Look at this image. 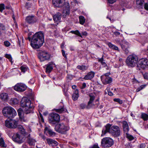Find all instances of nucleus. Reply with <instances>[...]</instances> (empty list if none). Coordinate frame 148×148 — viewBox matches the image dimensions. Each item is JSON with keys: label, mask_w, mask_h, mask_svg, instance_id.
<instances>
[{"label": "nucleus", "mask_w": 148, "mask_h": 148, "mask_svg": "<svg viewBox=\"0 0 148 148\" xmlns=\"http://www.w3.org/2000/svg\"><path fill=\"white\" fill-rule=\"evenodd\" d=\"M27 142L30 145H32L35 144L36 141L35 140L31 138L30 136V135H29L27 137Z\"/></svg>", "instance_id": "obj_30"}, {"label": "nucleus", "mask_w": 148, "mask_h": 148, "mask_svg": "<svg viewBox=\"0 0 148 148\" xmlns=\"http://www.w3.org/2000/svg\"><path fill=\"white\" fill-rule=\"evenodd\" d=\"M80 107L82 109H84L85 108V105L84 104H81L80 105Z\"/></svg>", "instance_id": "obj_60"}, {"label": "nucleus", "mask_w": 148, "mask_h": 148, "mask_svg": "<svg viewBox=\"0 0 148 148\" xmlns=\"http://www.w3.org/2000/svg\"><path fill=\"white\" fill-rule=\"evenodd\" d=\"M143 75L145 79H148V73H145Z\"/></svg>", "instance_id": "obj_50"}, {"label": "nucleus", "mask_w": 148, "mask_h": 148, "mask_svg": "<svg viewBox=\"0 0 148 148\" xmlns=\"http://www.w3.org/2000/svg\"><path fill=\"white\" fill-rule=\"evenodd\" d=\"M21 69L22 72L23 73H25L27 70V68L26 67L23 66H21Z\"/></svg>", "instance_id": "obj_46"}, {"label": "nucleus", "mask_w": 148, "mask_h": 148, "mask_svg": "<svg viewBox=\"0 0 148 148\" xmlns=\"http://www.w3.org/2000/svg\"><path fill=\"white\" fill-rule=\"evenodd\" d=\"M108 46L110 48L113 50H117L118 51H119V50L118 47H117L116 46L113 45L111 43L109 42L108 43Z\"/></svg>", "instance_id": "obj_32"}, {"label": "nucleus", "mask_w": 148, "mask_h": 148, "mask_svg": "<svg viewBox=\"0 0 148 148\" xmlns=\"http://www.w3.org/2000/svg\"><path fill=\"white\" fill-rule=\"evenodd\" d=\"M34 108V106H31L29 108H28V107L25 108V112L26 114L31 113H33V111Z\"/></svg>", "instance_id": "obj_28"}, {"label": "nucleus", "mask_w": 148, "mask_h": 148, "mask_svg": "<svg viewBox=\"0 0 148 148\" xmlns=\"http://www.w3.org/2000/svg\"><path fill=\"white\" fill-rule=\"evenodd\" d=\"M138 61V58L135 55H131L127 58L126 62L128 66L133 67L136 66Z\"/></svg>", "instance_id": "obj_4"}, {"label": "nucleus", "mask_w": 148, "mask_h": 148, "mask_svg": "<svg viewBox=\"0 0 148 148\" xmlns=\"http://www.w3.org/2000/svg\"><path fill=\"white\" fill-rule=\"evenodd\" d=\"M141 118L144 120L147 121L148 120V114L145 113H142L141 115Z\"/></svg>", "instance_id": "obj_37"}, {"label": "nucleus", "mask_w": 148, "mask_h": 148, "mask_svg": "<svg viewBox=\"0 0 148 148\" xmlns=\"http://www.w3.org/2000/svg\"><path fill=\"white\" fill-rule=\"evenodd\" d=\"M114 34L115 35L117 36L120 35V33L118 32H114Z\"/></svg>", "instance_id": "obj_59"}, {"label": "nucleus", "mask_w": 148, "mask_h": 148, "mask_svg": "<svg viewBox=\"0 0 148 148\" xmlns=\"http://www.w3.org/2000/svg\"><path fill=\"white\" fill-rule=\"evenodd\" d=\"M5 9V5L3 3L0 4V11L2 12L3 10Z\"/></svg>", "instance_id": "obj_44"}, {"label": "nucleus", "mask_w": 148, "mask_h": 148, "mask_svg": "<svg viewBox=\"0 0 148 148\" xmlns=\"http://www.w3.org/2000/svg\"><path fill=\"white\" fill-rule=\"evenodd\" d=\"M52 2L55 6L59 7L61 6V4L63 1L61 0H53Z\"/></svg>", "instance_id": "obj_27"}, {"label": "nucleus", "mask_w": 148, "mask_h": 148, "mask_svg": "<svg viewBox=\"0 0 148 148\" xmlns=\"http://www.w3.org/2000/svg\"><path fill=\"white\" fill-rule=\"evenodd\" d=\"M88 67L85 65H78L77 67V68L82 71H85L88 69Z\"/></svg>", "instance_id": "obj_31"}, {"label": "nucleus", "mask_w": 148, "mask_h": 148, "mask_svg": "<svg viewBox=\"0 0 148 148\" xmlns=\"http://www.w3.org/2000/svg\"><path fill=\"white\" fill-rule=\"evenodd\" d=\"M79 97V93L78 90L76 89L75 90L72 95V99L74 101H76L77 100Z\"/></svg>", "instance_id": "obj_26"}, {"label": "nucleus", "mask_w": 148, "mask_h": 148, "mask_svg": "<svg viewBox=\"0 0 148 148\" xmlns=\"http://www.w3.org/2000/svg\"><path fill=\"white\" fill-rule=\"evenodd\" d=\"M38 57L41 61L48 60L50 58L49 54L46 51L40 52L38 54Z\"/></svg>", "instance_id": "obj_11"}, {"label": "nucleus", "mask_w": 148, "mask_h": 148, "mask_svg": "<svg viewBox=\"0 0 148 148\" xmlns=\"http://www.w3.org/2000/svg\"><path fill=\"white\" fill-rule=\"evenodd\" d=\"M144 8L146 10H148V4L147 3H145L144 5Z\"/></svg>", "instance_id": "obj_54"}, {"label": "nucleus", "mask_w": 148, "mask_h": 148, "mask_svg": "<svg viewBox=\"0 0 148 148\" xmlns=\"http://www.w3.org/2000/svg\"><path fill=\"white\" fill-rule=\"evenodd\" d=\"M120 45L122 49L125 48H128L129 47L130 44L125 40H122L120 43Z\"/></svg>", "instance_id": "obj_23"}, {"label": "nucleus", "mask_w": 148, "mask_h": 148, "mask_svg": "<svg viewBox=\"0 0 148 148\" xmlns=\"http://www.w3.org/2000/svg\"><path fill=\"white\" fill-rule=\"evenodd\" d=\"M4 43L5 45L7 47L9 46L10 45V42L9 41H5L4 42Z\"/></svg>", "instance_id": "obj_48"}, {"label": "nucleus", "mask_w": 148, "mask_h": 148, "mask_svg": "<svg viewBox=\"0 0 148 148\" xmlns=\"http://www.w3.org/2000/svg\"><path fill=\"white\" fill-rule=\"evenodd\" d=\"M5 57L6 58L8 59L12 63V58L10 54H6L5 55Z\"/></svg>", "instance_id": "obj_43"}, {"label": "nucleus", "mask_w": 148, "mask_h": 148, "mask_svg": "<svg viewBox=\"0 0 148 148\" xmlns=\"http://www.w3.org/2000/svg\"><path fill=\"white\" fill-rule=\"evenodd\" d=\"M0 98L2 100L6 101L9 99V96L7 93H3L0 94Z\"/></svg>", "instance_id": "obj_24"}, {"label": "nucleus", "mask_w": 148, "mask_h": 148, "mask_svg": "<svg viewBox=\"0 0 148 148\" xmlns=\"http://www.w3.org/2000/svg\"><path fill=\"white\" fill-rule=\"evenodd\" d=\"M64 10L63 11V16L65 17L69 14L70 13V6L69 3L66 2L63 5Z\"/></svg>", "instance_id": "obj_15"}, {"label": "nucleus", "mask_w": 148, "mask_h": 148, "mask_svg": "<svg viewBox=\"0 0 148 148\" xmlns=\"http://www.w3.org/2000/svg\"><path fill=\"white\" fill-rule=\"evenodd\" d=\"M79 23L82 25H83L85 22V19L84 17L82 16H79Z\"/></svg>", "instance_id": "obj_40"}, {"label": "nucleus", "mask_w": 148, "mask_h": 148, "mask_svg": "<svg viewBox=\"0 0 148 148\" xmlns=\"http://www.w3.org/2000/svg\"><path fill=\"white\" fill-rule=\"evenodd\" d=\"M122 124L124 132L125 133L127 134L129 130L128 123L127 121H123Z\"/></svg>", "instance_id": "obj_22"}, {"label": "nucleus", "mask_w": 148, "mask_h": 148, "mask_svg": "<svg viewBox=\"0 0 148 148\" xmlns=\"http://www.w3.org/2000/svg\"><path fill=\"white\" fill-rule=\"evenodd\" d=\"M7 134L10 137L12 138V137L14 134L12 133V132H7Z\"/></svg>", "instance_id": "obj_49"}, {"label": "nucleus", "mask_w": 148, "mask_h": 148, "mask_svg": "<svg viewBox=\"0 0 148 148\" xmlns=\"http://www.w3.org/2000/svg\"><path fill=\"white\" fill-rule=\"evenodd\" d=\"M56 112L60 113H62L65 112V109L64 108V107L62 106L61 108H59L55 110Z\"/></svg>", "instance_id": "obj_38"}, {"label": "nucleus", "mask_w": 148, "mask_h": 148, "mask_svg": "<svg viewBox=\"0 0 148 148\" xmlns=\"http://www.w3.org/2000/svg\"><path fill=\"white\" fill-rule=\"evenodd\" d=\"M89 148H100L97 143H95L92 146H90Z\"/></svg>", "instance_id": "obj_47"}, {"label": "nucleus", "mask_w": 148, "mask_h": 148, "mask_svg": "<svg viewBox=\"0 0 148 148\" xmlns=\"http://www.w3.org/2000/svg\"><path fill=\"white\" fill-rule=\"evenodd\" d=\"M148 66V60L147 58H142L138 61L137 67L139 70L145 69Z\"/></svg>", "instance_id": "obj_8"}, {"label": "nucleus", "mask_w": 148, "mask_h": 148, "mask_svg": "<svg viewBox=\"0 0 148 148\" xmlns=\"http://www.w3.org/2000/svg\"><path fill=\"white\" fill-rule=\"evenodd\" d=\"M27 88L26 86L23 84L18 83L14 86V89L16 91L23 92L25 91Z\"/></svg>", "instance_id": "obj_13"}, {"label": "nucleus", "mask_w": 148, "mask_h": 148, "mask_svg": "<svg viewBox=\"0 0 148 148\" xmlns=\"http://www.w3.org/2000/svg\"><path fill=\"white\" fill-rule=\"evenodd\" d=\"M109 75V73H107L101 76V79L103 84L106 85L112 82V79Z\"/></svg>", "instance_id": "obj_12"}, {"label": "nucleus", "mask_w": 148, "mask_h": 148, "mask_svg": "<svg viewBox=\"0 0 148 148\" xmlns=\"http://www.w3.org/2000/svg\"><path fill=\"white\" fill-rule=\"evenodd\" d=\"M21 105L22 107L25 108L34 106L33 104L31 103L30 101L25 97H23L22 98L21 101Z\"/></svg>", "instance_id": "obj_10"}, {"label": "nucleus", "mask_w": 148, "mask_h": 148, "mask_svg": "<svg viewBox=\"0 0 148 148\" xmlns=\"http://www.w3.org/2000/svg\"><path fill=\"white\" fill-rule=\"evenodd\" d=\"M98 61L99 62L101 63L102 65L104 67H106V69H108V67L106 64L104 62V60L103 59V55L102 57L101 58H98Z\"/></svg>", "instance_id": "obj_29"}, {"label": "nucleus", "mask_w": 148, "mask_h": 148, "mask_svg": "<svg viewBox=\"0 0 148 148\" xmlns=\"http://www.w3.org/2000/svg\"><path fill=\"white\" fill-rule=\"evenodd\" d=\"M61 16V14L59 12H58L53 16V18L55 21L57 22L60 20Z\"/></svg>", "instance_id": "obj_25"}, {"label": "nucleus", "mask_w": 148, "mask_h": 148, "mask_svg": "<svg viewBox=\"0 0 148 148\" xmlns=\"http://www.w3.org/2000/svg\"><path fill=\"white\" fill-rule=\"evenodd\" d=\"M44 41V35L41 32L36 33L33 36L31 45L34 49H38L42 46Z\"/></svg>", "instance_id": "obj_1"}, {"label": "nucleus", "mask_w": 148, "mask_h": 148, "mask_svg": "<svg viewBox=\"0 0 148 148\" xmlns=\"http://www.w3.org/2000/svg\"><path fill=\"white\" fill-rule=\"evenodd\" d=\"M54 64L53 62H51L49 63L47 65V67L46 69V71L48 73L50 72L53 69V65Z\"/></svg>", "instance_id": "obj_20"}, {"label": "nucleus", "mask_w": 148, "mask_h": 148, "mask_svg": "<svg viewBox=\"0 0 148 148\" xmlns=\"http://www.w3.org/2000/svg\"><path fill=\"white\" fill-rule=\"evenodd\" d=\"M136 0V4L137 5L141 6L143 4L144 1L143 0Z\"/></svg>", "instance_id": "obj_45"}, {"label": "nucleus", "mask_w": 148, "mask_h": 148, "mask_svg": "<svg viewBox=\"0 0 148 148\" xmlns=\"http://www.w3.org/2000/svg\"><path fill=\"white\" fill-rule=\"evenodd\" d=\"M46 140L47 143L49 145L53 146L58 145V143L54 140L48 138L46 139Z\"/></svg>", "instance_id": "obj_21"}, {"label": "nucleus", "mask_w": 148, "mask_h": 148, "mask_svg": "<svg viewBox=\"0 0 148 148\" xmlns=\"http://www.w3.org/2000/svg\"><path fill=\"white\" fill-rule=\"evenodd\" d=\"M48 120L50 123L56 124L60 121V116L58 114L52 113L49 116Z\"/></svg>", "instance_id": "obj_6"}, {"label": "nucleus", "mask_w": 148, "mask_h": 148, "mask_svg": "<svg viewBox=\"0 0 148 148\" xmlns=\"http://www.w3.org/2000/svg\"><path fill=\"white\" fill-rule=\"evenodd\" d=\"M12 18L14 21V23H15L16 22V20L15 19V16L14 14H13L12 16Z\"/></svg>", "instance_id": "obj_64"}, {"label": "nucleus", "mask_w": 148, "mask_h": 148, "mask_svg": "<svg viewBox=\"0 0 148 148\" xmlns=\"http://www.w3.org/2000/svg\"><path fill=\"white\" fill-rule=\"evenodd\" d=\"M12 139L14 142L19 144L23 142L21 135L18 133L13 135Z\"/></svg>", "instance_id": "obj_14"}, {"label": "nucleus", "mask_w": 148, "mask_h": 148, "mask_svg": "<svg viewBox=\"0 0 148 148\" xmlns=\"http://www.w3.org/2000/svg\"><path fill=\"white\" fill-rule=\"evenodd\" d=\"M45 133L47 135H49L50 136H55V133L49 127H46L45 128Z\"/></svg>", "instance_id": "obj_18"}, {"label": "nucleus", "mask_w": 148, "mask_h": 148, "mask_svg": "<svg viewBox=\"0 0 148 148\" xmlns=\"http://www.w3.org/2000/svg\"><path fill=\"white\" fill-rule=\"evenodd\" d=\"M0 27L1 29L3 30H4L5 29V26L3 25L2 24H0Z\"/></svg>", "instance_id": "obj_58"}, {"label": "nucleus", "mask_w": 148, "mask_h": 148, "mask_svg": "<svg viewBox=\"0 0 148 148\" xmlns=\"http://www.w3.org/2000/svg\"><path fill=\"white\" fill-rule=\"evenodd\" d=\"M114 143L112 139L110 137H105L101 140V146L103 148H108L111 147Z\"/></svg>", "instance_id": "obj_5"}, {"label": "nucleus", "mask_w": 148, "mask_h": 148, "mask_svg": "<svg viewBox=\"0 0 148 148\" xmlns=\"http://www.w3.org/2000/svg\"><path fill=\"white\" fill-rule=\"evenodd\" d=\"M114 101L120 104H121L123 103V101L119 98H115L114 99Z\"/></svg>", "instance_id": "obj_42"}, {"label": "nucleus", "mask_w": 148, "mask_h": 148, "mask_svg": "<svg viewBox=\"0 0 148 148\" xmlns=\"http://www.w3.org/2000/svg\"><path fill=\"white\" fill-rule=\"evenodd\" d=\"M2 112L5 116L10 118H12L16 114V111L11 107H5L3 110Z\"/></svg>", "instance_id": "obj_3"}, {"label": "nucleus", "mask_w": 148, "mask_h": 148, "mask_svg": "<svg viewBox=\"0 0 148 148\" xmlns=\"http://www.w3.org/2000/svg\"><path fill=\"white\" fill-rule=\"evenodd\" d=\"M95 73L93 71H90L84 77L85 80H90L92 79L95 75Z\"/></svg>", "instance_id": "obj_19"}, {"label": "nucleus", "mask_w": 148, "mask_h": 148, "mask_svg": "<svg viewBox=\"0 0 148 148\" xmlns=\"http://www.w3.org/2000/svg\"><path fill=\"white\" fill-rule=\"evenodd\" d=\"M18 124V121L12 119H7L5 121V124L7 127L10 128H15Z\"/></svg>", "instance_id": "obj_7"}, {"label": "nucleus", "mask_w": 148, "mask_h": 148, "mask_svg": "<svg viewBox=\"0 0 148 148\" xmlns=\"http://www.w3.org/2000/svg\"><path fill=\"white\" fill-rule=\"evenodd\" d=\"M108 94L110 96H112L113 95L112 93L110 91H108Z\"/></svg>", "instance_id": "obj_63"}, {"label": "nucleus", "mask_w": 148, "mask_h": 148, "mask_svg": "<svg viewBox=\"0 0 148 148\" xmlns=\"http://www.w3.org/2000/svg\"><path fill=\"white\" fill-rule=\"evenodd\" d=\"M111 125L108 124L106 125L102 130V134L105 135L108 132L109 133L115 137L119 136L122 134L120 128L116 126H114L111 128Z\"/></svg>", "instance_id": "obj_2"}, {"label": "nucleus", "mask_w": 148, "mask_h": 148, "mask_svg": "<svg viewBox=\"0 0 148 148\" xmlns=\"http://www.w3.org/2000/svg\"><path fill=\"white\" fill-rule=\"evenodd\" d=\"M70 32L71 33L74 34L81 38H82V35L78 30H76L75 31H71Z\"/></svg>", "instance_id": "obj_36"}, {"label": "nucleus", "mask_w": 148, "mask_h": 148, "mask_svg": "<svg viewBox=\"0 0 148 148\" xmlns=\"http://www.w3.org/2000/svg\"><path fill=\"white\" fill-rule=\"evenodd\" d=\"M86 87V84L85 83H83L82 84V89H84Z\"/></svg>", "instance_id": "obj_57"}, {"label": "nucleus", "mask_w": 148, "mask_h": 148, "mask_svg": "<svg viewBox=\"0 0 148 148\" xmlns=\"http://www.w3.org/2000/svg\"><path fill=\"white\" fill-rule=\"evenodd\" d=\"M54 35L56 37L58 35V32L57 30L56 29L54 30Z\"/></svg>", "instance_id": "obj_51"}, {"label": "nucleus", "mask_w": 148, "mask_h": 148, "mask_svg": "<svg viewBox=\"0 0 148 148\" xmlns=\"http://www.w3.org/2000/svg\"><path fill=\"white\" fill-rule=\"evenodd\" d=\"M37 21V19L34 16H28L26 18V21L29 23H34Z\"/></svg>", "instance_id": "obj_17"}, {"label": "nucleus", "mask_w": 148, "mask_h": 148, "mask_svg": "<svg viewBox=\"0 0 148 148\" xmlns=\"http://www.w3.org/2000/svg\"><path fill=\"white\" fill-rule=\"evenodd\" d=\"M35 82V80L34 79H31L30 80L29 82L30 84H33Z\"/></svg>", "instance_id": "obj_55"}, {"label": "nucleus", "mask_w": 148, "mask_h": 148, "mask_svg": "<svg viewBox=\"0 0 148 148\" xmlns=\"http://www.w3.org/2000/svg\"><path fill=\"white\" fill-rule=\"evenodd\" d=\"M126 134V137L130 140H131L134 139V137L131 135L128 134V133Z\"/></svg>", "instance_id": "obj_41"}, {"label": "nucleus", "mask_w": 148, "mask_h": 148, "mask_svg": "<svg viewBox=\"0 0 148 148\" xmlns=\"http://www.w3.org/2000/svg\"><path fill=\"white\" fill-rule=\"evenodd\" d=\"M62 53L63 56L65 58H66V55L65 54V52L63 50H62Z\"/></svg>", "instance_id": "obj_52"}, {"label": "nucleus", "mask_w": 148, "mask_h": 148, "mask_svg": "<svg viewBox=\"0 0 148 148\" xmlns=\"http://www.w3.org/2000/svg\"><path fill=\"white\" fill-rule=\"evenodd\" d=\"M69 129V127L66 126L63 123L57 124L55 127L56 131L62 134L64 133Z\"/></svg>", "instance_id": "obj_9"}, {"label": "nucleus", "mask_w": 148, "mask_h": 148, "mask_svg": "<svg viewBox=\"0 0 148 148\" xmlns=\"http://www.w3.org/2000/svg\"><path fill=\"white\" fill-rule=\"evenodd\" d=\"M17 127L18 128L21 132L22 134H24L25 133V130L22 125H18V124Z\"/></svg>", "instance_id": "obj_39"}, {"label": "nucleus", "mask_w": 148, "mask_h": 148, "mask_svg": "<svg viewBox=\"0 0 148 148\" xmlns=\"http://www.w3.org/2000/svg\"><path fill=\"white\" fill-rule=\"evenodd\" d=\"M108 2L111 4H112L116 2V0H108Z\"/></svg>", "instance_id": "obj_53"}, {"label": "nucleus", "mask_w": 148, "mask_h": 148, "mask_svg": "<svg viewBox=\"0 0 148 148\" xmlns=\"http://www.w3.org/2000/svg\"><path fill=\"white\" fill-rule=\"evenodd\" d=\"M82 34L83 35L86 36L88 34L86 31L83 32H82Z\"/></svg>", "instance_id": "obj_62"}, {"label": "nucleus", "mask_w": 148, "mask_h": 148, "mask_svg": "<svg viewBox=\"0 0 148 148\" xmlns=\"http://www.w3.org/2000/svg\"><path fill=\"white\" fill-rule=\"evenodd\" d=\"M90 99L89 101L88 102V106H89L90 104H91L95 99V96L92 95L90 94L89 95Z\"/></svg>", "instance_id": "obj_33"}, {"label": "nucleus", "mask_w": 148, "mask_h": 148, "mask_svg": "<svg viewBox=\"0 0 148 148\" xmlns=\"http://www.w3.org/2000/svg\"><path fill=\"white\" fill-rule=\"evenodd\" d=\"M18 114L19 119L22 122H26L27 121L24 116V112L21 108H20L18 110Z\"/></svg>", "instance_id": "obj_16"}, {"label": "nucleus", "mask_w": 148, "mask_h": 148, "mask_svg": "<svg viewBox=\"0 0 148 148\" xmlns=\"http://www.w3.org/2000/svg\"><path fill=\"white\" fill-rule=\"evenodd\" d=\"M0 146L1 147L4 148H5L7 147V145L5 144L4 140L2 138H0Z\"/></svg>", "instance_id": "obj_35"}, {"label": "nucleus", "mask_w": 148, "mask_h": 148, "mask_svg": "<svg viewBox=\"0 0 148 148\" xmlns=\"http://www.w3.org/2000/svg\"><path fill=\"white\" fill-rule=\"evenodd\" d=\"M128 48H125L124 49H123V50H124L126 54H127L129 52V50H128Z\"/></svg>", "instance_id": "obj_61"}, {"label": "nucleus", "mask_w": 148, "mask_h": 148, "mask_svg": "<svg viewBox=\"0 0 148 148\" xmlns=\"http://www.w3.org/2000/svg\"><path fill=\"white\" fill-rule=\"evenodd\" d=\"M40 117L41 118V121L43 123L44 122V119L43 118L42 115L40 113Z\"/></svg>", "instance_id": "obj_56"}, {"label": "nucleus", "mask_w": 148, "mask_h": 148, "mask_svg": "<svg viewBox=\"0 0 148 148\" xmlns=\"http://www.w3.org/2000/svg\"><path fill=\"white\" fill-rule=\"evenodd\" d=\"M10 103L12 105H16L18 103V101L16 98H12L10 100Z\"/></svg>", "instance_id": "obj_34"}]
</instances>
